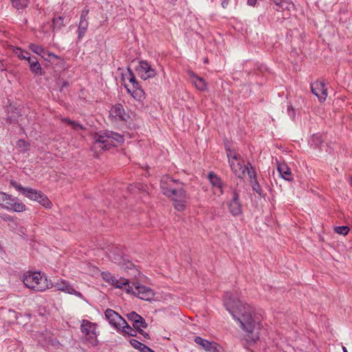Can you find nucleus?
I'll use <instances>...</instances> for the list:
<instances>
[{
  "instance_id": "obj_1",
  "label": "nucleus",
  "mask_w": 352,
  "mask_h": 352,
  "mask_svg": "<svg viewBox=\"0 0 352 352\" xmlns=\"http://www.w3.org/2000/svg\"><path fill=\"white\" fill-rule=\"evenodd\" d=\"M226 309L236 320L244 332V339L247 342L252 343L258 340L260 331L262 328L261 317L255 309L236 298L232 294L228 292L223 298Z\"/></svg>"
},
{
  "instance_id": "obj_2",
  "label": "nucleus",
  "mask_w": 352,
  "mask_h": 352,
  "mask_svg": "<svg viewBox=\"0 0 352 352\" xmlns=\"http://www.w3.org/2000/svg\"><path fill=\"white\" fill-rule=\"evenodd\" d=\"M124 140L123 135L120 133L111 131L100 132L94 137L92 149L95 152L108 150L112 146H118Z\"/></svg>"
},
{
  "instance_id": "obj_3",
  "label": "nucleus",
  "mask_w": 352,
  "mask_h": 352,
  "mask_svg": "<svg viewBox=\"0 0 352 352\" xmlns=\"http://www.w3.org/2000/svg\"><path fill=\"white\" fill-rule=\"evenodd\" d=\"M23 281L28 288L36 292H43L52 287V284L47 281V278L39 272L26 273Z\"/></svg>"
},
{
  "instance_id": "obj_4",
  "label": "nucleus",
  "mask_w": 352,
  "mask_h": 352,
  "mask_svg": "<svg viewBox=\"0 0 352 352\" xmlns=\"http://www.w3.org/2000/svg\"><path fill=\"white\" fill-rule=\"evenodd\" d=\"M12 186L17 190L21 192L24 196L28 199L36 201L46 208H51L52 203L48 197L41 191L36 190L32 188H24L21 185L18 184L16 182H11Z\"/></svg>"
},
{
  "instance_id": "obj_5",
  "label": "nucleus",
  "mask_w": 352,
  "mask_h": 352,
  "mask_svg": "<svg viewBox=\"0 0 352 352\" xmlns=\"http://www.w3.org/2000/svg\"><path fill=\"white\" fill-rule=\"evenodd\" d=\"M97 323L88 320H82L80 322V331L82 334L83 342L91 346H96L98 344V336L99 331Z\"/></svg>"
},
{
  "instance_id": "obj_6",
  "label": "nucleus",
  "mask_w": 352,
  "mask_h": 352,
  "mask_svg": "<svg viewBox=\"0 0 352 352\" xmlns=\"http://www.w3.org/2000/svg\"><path fill=\"white\" fill-rule=\"evenodd\" d=\"M0 206L9 211L21 212L26 210L25 205L17 197L0 192Z\"/></svg>"
},
{
  "instance_id": "obj_7",
  "label": "nucleus",
  "mask_w": 352,
  "mask_h": 352,
  "mask_svg": "<svg viewBox=\"0 0 352 352\" xmlns=\"http://www.w3.org/2000/svg\"><path fill=\"white\" fill-rule=\"evenodd\" d=\"M227 157L234 174L238 177L242 178L245 173V166L243 164L240 155L236 151L229 149L227 151Z\"/></svg>"
},
{
  "instance_id": "obj_8",
  "label": "nucleus",
  "mask_w": 352,
  "mask_h": 352,
  "mask_svg": "<svg viewBox=\"0 0 352 352\" xmlns=\"http://www.w3.org/2000/svg\"><path fill=\"white\" fill-rule=\"evenodd\" d=\"M133 286L135 291L133 287L128 286V287H126V292L128 294H133L144 300L150 301L154 299L155 292L150 287L141 285L137 283H133Z\"/></svg>"
},
{
  "instance_id": "obj_9",
  "label": "nucleus",
  "mask_w": 352,
  "mask_h": 352,
  "mask_svg": "<svg viewBox=\"0 0 352 352\" xmlns=\"http://www.w3.org/2000/svg\"><path fill=\"white\" fill-rule=\"evenodd\" d=\"M160 186L164 195L171 197L172 194H174L177 190L183 186V184L168 175H164L161 179Z\"/></svg>"
},
{
  "instance_id": "obj_10",
  "label": "nucleus",
  "mask_w": 352,
  "mask_h": 352,
  "mask_svg": "<svg viewBox=\"0 0 352 352\" xmlns=\"http://www.w3.org/2000/svg\"><path fill=\"white\" fill-rule=\"evenodd\" d=\"M171 198L175 208L178 211H183L185 210L188 196L184 189L183 186L177 190L174 194H172Z\"/></svg>"
},
{
  "instance_id": "obj_11",
  "label": "nucleus",
  "mask_w": 352,
  "mask_h": 352,
  "mask_svg": "<svg viewBox=\"0 0 352 352\" xmlns=\"http://www.w3.org/2000/svg\"><path fill=\"white\" fill-rule=\"evenodd\" d=\"M135 71L137 74L144 80L154 78L157 74L155 69L145 60L139 62V65L136 67Z\"/></svg>"
},
{
  "instance_id": "obj_12",
  "label": "nucleus",
  "mask_w": 352,
  "mask_h": 352,
  "mask_svg": "<svg viewBox=\"0 0 352 352\" xmlns=\"http://www.w3.org/2000/svg\"><path fill=\"white\" fill-rule=\"evenodd\" d=\"M104 316L109 324L116 330H120L121 325L126 324V320L111 309H107L104 312Z\"/></svg>"
},
{
  "instance_id": "obj_13",
  "label": "nucleus",
  "mask_w": 352,
  "mask_h": 352,
  "mask_svg": "<svg viewBox=\"0 0 352 352\" xmlns=\"http://www.w3.org/2000/svg\"><path fill=\"white\" fill-rule=\"evenodd\" d=\"M56 288L57 290L69 294H73L77 297L81 298L82 294L79 292H77L68 281L60 279L58 280L57 282L52 284V287Z\"/></svg>"
},
{
  "instance_id": "obj_14",
  "label": "nucleus",
  "mask_w": 352,
  "mask_h": 352,
  "mask_svg": "<svg viewBox=\"0 0 352 352\" xmlns=\"http://www.w3.org/2000/svg\"><path fill=\"white\" fill-rule=\"evenodd\" d=\"M228 206L230 212L234 216L239 215L242 212V206L239 201V196L235 190L232 192V199L228 202Z\"/></svg>"
},
{
  "instance_id": "obj_15",
  "label": "nucleus",
  "mask_w": 352,
  "mask_h": 352,
  "mask_svg": "<svg viewBox=\"0 0 352 352\" xmlns=\"http://www.w3.org/2000/svg\"><path fill=\"white\" fill-rule=\"evenodd\" d=\"M311 92L318 97L320 102H324L327 97V89L322 81H316L311 84Z\"/></svg>"
},
{
  "instance_id": "obj_16",
  "label": "nucleus",
  "mask_w": 352,
  "mask_h": 352,
  "mask_svg": "<svg viewBox=\"0 0 352 352\" xmlns=\"http://www.w3.org/2000/svg\"><path fill=\"white\" fill-rule=\"evenodd\" d=\"M194 341L207 352H219L220 346L214 342H210L201 337L197 336Z\"/></svg>"
},
{
  "instance_id": "obj_17",
  "label": "nucleus",
  "mask_w": 352,
  "mask_h": 352,
  "mask_svg": "<svg viewBox=\"0 0 352 352\" xmlns=\"http://www.w3.org/2000/svg\"><path fill=\"white\" fill-rule=\"evenodd\" d=\"M109 116L116 120H126L127 113L120 104H116L109 111Z\"/></svg>"
},
{
  "instance_id": "obj_18",
  "label": "nucleus",
  "mask_w": 352,
  "mask_h": 352,
  "mask_svg": "<svg viewBox=\"0 0 352 352\" xmlns=\"http://www.w3.org/2000/svg\"><path fill=\"white\" fill-rule=\"evenodd\" d=\"M190 80L196 89L201 91L207 90L208 85L204 78L198 76L192 72H188Z\"/></svg>"
},
{
  "instance_id": "obj_19",
  "label": "nucleus",
  "mask_w": 352,
  "mask_h": 352,
  "mask_svg": "<svg viewBox=\"0 0 352 352\" xmlns=\"http://www.w3.org/2000/svg\"><path fill=\"white\" fill-rule=\"evenodd\" d=\"M277 170L282 178L287 181H292L293 175L290 168L285 163H280L277 166Z\"/></svg>"
},
{
  "instance_id": "obj_20",
  "label": "nucleus",
  "mask_w": 352,
  "mask_h": 352,
  "mask_svg": "<svg viewBox=\"0 0 352 352\" xmlns=\"http://www.w3.org/2000/svg\"><path fill=\"white\" fill-rule=\"evenodd\" d=\"M209 179L212 185L215 188L214 192L217 194L218 195H221L223 194L222 190V182L219 177H218L217 175L210 173L209 174Z\"/></svg>"
},
{
  "instance_id": "obj_21",
  "label": "nucleus",
  "mask_w": 352,
  "mask_h": 352,
  "mask_svg": "<svg viewBox=\"0 0 352 352\" xmlns=\"http://www.w3.org/2000/svg\"><path fill=\"white\" fill-rule=\"evenodd\" d=\"M127 91L131 94V96L137 101L141 102L145 98V94L143 89L140 87H135L131 89L126 87Z\"/></svg>"
},
{
  "instance_id": "obj_22",
  "label": "nucleus",
  "mask_w": 352,
  "mask_h": 352,
  "mask_svg": "<svg viewBox=\"0 0 352 352\" xmlns=\"http://www.w3.org/2000/svg\"><path fill=\"white\" fill-rule=\"evenodd\" d=\"M117 331L124 336L127 335L129 336H135L137 333L136 329H133L126 322V324L121 325V329L120 330Z\"/></svg>"
},
{
  "instance_id": "obj_23",
  "label": "nucleus",
  "mask_w": 352,
  "mask_h": 352,
  "mask_svg": "<svg viewBox=\"0 0 352 352\" xmlns=\"http://www.w3.org/2000/svg\"><path fill=\"white\" fill-rule=\"evenodd\" d=\"M278 10H285L293 8L294 4L289 0H280V1H274Z\"/></svg>"
},
{
  "instance_id": "obj_24",
  "label": "nucleus",
  "mask_w": 352,
  "mask_h": 352,
  "mask_svg": "<svg viewBox=\"0 0 352 352\" xmlns=\"http://www.w3.org/2000/svg\"><path fill=\"white\" fill-rule=\"evenodd\" d=\"M88 25L89 23L87 21V19L80 20L78 29V39H81L84 36L85 33L87 30Z\"/></svg>"
},
{
  "instance_id": "obj_25",
  "label": "nucleus",
  "mask_w": 352,
  "mask_h": 352,
  "mask_svg": "<svg viewBox=\"0 0 352 352\" xmlns=\"http://www.w3.org/2000/svg\"><path fill=\"white\" fill-rule=\"evenodd\" d=\"M124 80H129L133 85V88H135V87H139L138 82L137 81L134 74L132 71L129 68L127 74L123 75Z\"/></svg>"
},
{
  "instance_id": "obj_26",
  "label": "nucleus",
  "mask_w": 352,
  "mask_h": 352,
  "mask_svg": "<svg viewBox=\"0 0 352 352\" xmlns=\"http://www.w3.org/2000/svg\"><path fill=\"white\" fill-rule=\"evenodd\" d=\"M62 122L67 123L75 131H79V130H84L85 127L80 123L71 120L69 118H62Z\"/></svg>"
},
{
  "instance_id": "obj_27",
  "label": "nucleus",
  "mask_w": 352,
  "mask_h": 352,
  "mask_svg": "<svg viewBox=\"0 0 352 352\" xmlns=\"http://www.w3.org/2000/svg\"><path fill=\"white\" fill-rule=\"evenodd\" d=\"M109 257L112 262L119 265H120V263H122V261H124V258L120 253L116 251L111 252L109 254Z\"/></svg>"
},
{
  "instance_id": "obj_28",
  "label": "nucleus",
  "mask_w": 352,
  "mask_h": 352,
  "mask_svg": "<svg viewBox=\"0 0 352 352\" xmlns=\"http://www.w3.org/2000/svg\"><path fill=\"white\" fill-rule=\"evenodd\" d=\"M133 326L138 332L142 333V329L146 328L147 323L146 322L145 320L142 316H140V319H138L137 322L133 323Z\"/></svg>"
},
{
  "instance_id": "obj_29",
  "label": "nucleus",
  "mask_w": 352,
  "mask_h": 352,
  "mask_svg": "<svg viewBox=\"0 0 352 352\" xmlns=\"http://www.w3.org/2000/svg\"><path fill=\"white\" fill-rule=\"evenodd\" d=\"M28 62L30 63V69L33 73L38 74L41 70V67L36 58L34 59L30 58Z\"/></svg>"
},
{
  "instance_id": "obj_30",
  "label": "nucleus",
  "mask_w": 352,
  "mask_h": 352,
  "mask_svg": "<svg viewBox=\"0 0 352 352\" xmlns=\"http://www.w3.org/2000/svg\"><path fill=\"white\" fill-rule=\"evenodd\" d=\"M129 280L126 278H124L123 277L117 278L116 277L112 285L115 286L117 288H122L123 286H127V287L129 286Z\"/></svg>"
},
{
  "instance_id": "obj_31",
  "label": "nucleus",
  "mask_w": 352,
  "mask_h": 352,
  "mask_svg": "<svg viewBox=\"0 0 352 352\" xmlns=\"http://www.w3.org/2000/svg\"><path fill=\"white\" fill-rule=\"evenodd\" d=\"M30 48L32 50L34 53L41 56L43 58H45V56H46V51L42 46L37 45L35 44H31L30 45Z\"/></svg>"
},
{
  "instance_id": "obj_32",
  "label": "nucleus",
  "mask_w": 352,
  "mask_h": 352,
  "mask_svg": "<svg viewBox=\"0 0 352 352\" xmlns=\"http://www.w3.org/2000/svg\"><path fill=\"white\" fill-rule=\"evenodd\" d=\"M130 344L133 346V348L138 349L141 352H145L146 351H148V346L138 341L137 340L131 339L130 340Z\"/></svg>"
},
{
  "instance_id": "obj_33",
  "label": "nucleus",
  "mask_w": 352,
  "mask_h": 352,
  "mask_svg": "<svg viewBox=\"0 0 352 352\" xmlns=\"http://www.w3.org/2000/svg\"><path fill=\"white\" fill-rule=\"evenodd\" d=\"M64 19L58 16L53 19L52 28L54 31L59 30L64 25Z\"/></svg>"
},
{
  "instance_id": "obj_34",
  "label": "nucleus",
  "mask_w": 352,
  "mask_h": 352,
  "mask_svg": "<svg viewBox=\"0 0 352 352\" xmlns=\"http://www.w3.org/2000/svg\"><path fill=\"white\" fill-rule=\"evenodd\" d=\"M16 148L21 152H25L29 150L30 144L23 140H19L16 144Z\"/></svg>"
},
{
  "instance_id": "obj_35",
  "label": "nucleus",
  "mask_w": 352,
  "mask_h": 352,
  "mask_svg": "<svg viewBox=\"0 0 352 352\" xmlns=\"http://www.w3.org/2000/svg\"><path fill=\"white\" fill-rule=\"evenodd\" d=\"M101 276H102V279L112 285L113 283V281H114V279H115V276H113L111 273H109V272H103L102 274H101Z\"/></svg>"
},
{
  "instance_id": "obj_36",
  "label": "nucleus",
  "mask_w": 352,
  "mask_h": 352,
  "mask_svg": "<svg viewBox=\"0 0 352 352\" xmlns=\"http://www.w3.org/2000/svg\"><path fill=\"white\" fill-rule=\"evenodd\" d=\"M120 266L124 270H132L135 267L133 263L126 258H124V261H122Z\"/></svg>"
},
{
  "instance_id": "obj_37",
  "label": "nucleus",
  "mask_w": 352,
  "mask_h": 352,
  "mask_svg": "<svg viewBox=\"0 0 352 352\" xmlns=\"http://www.w3.org/2000/svg\"><path fill=\"white\" fill-rule=\"evenodd\" d=\"M334 230L336 233L345 236L349 233V228L345 226H337L335 227Z\"/></svg>"
},
{
  "instance_id": "obj_38",
  "label": "nucleus",
  "mask_w": 352,
  "mask_h": 352,
  "mask_svg": "<svg viewBox=\"0 0 352 352\" xmlns=\"http://www.w3.org/2000/svg\"><path fill=\"white\" fill-rule=\"evenodd\" d=\"M253 190L256 192L258 195H262V188L259 185L257 179L251 180L250 182Z\"/></svg>"
},
{
  "instance_id": "obj_39",
  "label": "nucleus",
  "mask_w": 352,
  "mask_h": 352,
  "mask_svg": "<svg viewBox=\"0 0 352 352\" xmlns=\"http://www.w3.org/2000/svg\"><path fill=\"white\" fill-rule=\"evenodd\" d=\"M13 6L17 9H21L27 5L28 0H12Z\"/></svg>"
},
{
  "instance_id": "obj_40",
  "label": "nucleus",
  "mask_w": 352,
  "mask_h": 352,
  "mask_svg": "<svg viewBox=\"0 0 352 352\" xmlns=\"http://www.w3.org/2000/svg\"><path fill=\"white\" fill-rule=\"evenodd\" d=\"M140 316H140L135 311H132V312L126 314V317H127L128 320L131 321L133 323H135V322H137L138 320L140 319Z\"/></svg>"
},
{
  "instance_id": "obj_41",
  "label": "nucleus",
  "mask_w": 352,
  "mask_h": 352,
  "mask_svg": "<svg viewBox=\"0 0 352 352\" xmlns=\"http://www.w3.org/2000/svg\"><path fill=\"white\" fill-rule=\"evenodd\" d=\"M246 170L248 171V175L249 176L250 182H251L252 179V180L256 179V173H255V170H254V169L253 168L252 166H250V168L245 166V170Z\"/></svg>"
},
{
  "instance_id": "obj_42",
  "label": "nucleus",
  "mask_w": 352,
  "mask_h": 352,
  "mask_svg": "<svg viewBox=\"0 0 352 352\" xmlns=\"http://www.w3.org/2000/svg\"><path fill=\"white\" fill-rule=\"evenodd\" d=\"M18 56L21 59H25L29 60L30 59V56L28 52L21 51L20 54H18Z\"/></svg>"
},
{
  "instance_id": "obj_43",
  "label": "nucleus",
  "mask_w": 352,
  "mask_h": 352,
  "mask_svg": "<svg viewBox=\"0 0 352 352\" xmlns=\"http://www.w3.org/2000/svg\"><path fill=\"white\" fill-rule=\"evenodd\" d=\"M88 12H89L88 10H84L81 14L80 20L87 19V16Z\"/></svg>"
},
{
  "instance_id": "obj_44",
  "label": "nucleus",
  "mask_w": 352,
  "mask_h": 352,
  "mask_svg": "<svg viewBox=\"0 0 352 352\" xmlns=\"http://www.w3.org/2000/svg\"><path fill=\"white\" fill-rule=\"evenodd\" d=\"M257 2V0H248V4L251 6H254Z\"/></svg>"
},
{
  "instance_id": "obj_45",
  "label": "nucleus",
  "mask_w": 352,
  "mask_h": 352,
  "mask_svg": "<svg viewBox=\"0 0 352 352\" xmlns=\"http://www.w3.org/2000/svg\"><path fill=\"white\" fill-rule=\"evenodd\" d=\"M46 55H47L48 56H52V57H54L56 59H58V56L55 55L54 53H51V52H46Z\"/></svg>"
},
{
  "instance_id": "obj_46",
  "label": "nucleus",
  "mask_w": 352,
  "mask_h": 352,
  "mask_svg": "<svg viewBox=\"0 0 352 352\" xmlns=\"http://www.w3.org/2000/svg\"><path fill=\"white\" fill-rule=\"evenodd\" d=\"M228 5V0H223L221 3V6L223 8H227Z\"/></svg>"
},
{
  "instance_id": "obj_47",
  "label": "nucleus",
  "mask_w": 352,
  "mask_h": 352,
  "mask_svg": "<svg viewBox=\"0 0 352 352\" xmlns=\"http://www.w3.org/2000/svg\"><path fill=\"white\" fill-rule=\"evenodd\" d=\"M145 338H149V336H148V333L144 332L143 330H142V333H141Z\"/></svg>"
},
{
  "instance_id": "obj_48",
  "label": "nucleus",
  "mask_w": 352,
  "mask_h": 352,
  "mask_svg": "<svg viewBox=\"0 0 352 352\" xmlns=\"http://www.w3.org/2000/svg\"><path fill=\"white\" fill-rule=\"evenodd\" d=\"M145 352H155V351L148 346V351H146Z\"/></svg>"
},
{
  "instance_id": "obj_49",
  "label": "nucleus",
  "mask_w": 352,
  "mask_h": 352,
  "mask_svg": "<svg viewBox=\"0 0 352 352\" xmlns=\"http://www.w3.org/2000/svg\"><path fill=\"white\" fill-rule=\"evenodd\" d=\"M342 351H343V352H348L347 349L345 346H342Z\"/></svg>"
},
{
  "instance_id": "obj_50",
  "label": "nucleus",
  "mask_w": 352,
  "mask_h": 352,
  "mask_svg": "<svg viewBox=\"0 0 352 352\" xmlns=\"http://www.w3.org/2000/svg\"><path fill=\"white\" fill-rule=\"evenodd\" d=\"M350 182H351V185L352 186V177L351 178Z\"/></svg>"
}]
</instances>
